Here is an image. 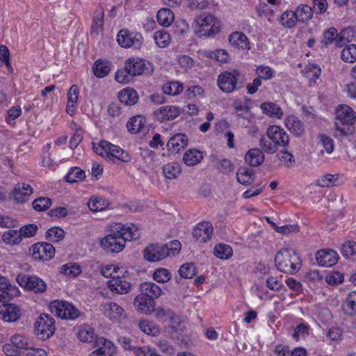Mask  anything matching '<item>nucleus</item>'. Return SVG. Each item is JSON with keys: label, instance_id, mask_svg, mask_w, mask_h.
I'll return each instance as SVG.
<instances>
[{"label": "nucleus", "instance_id": "obj_52", "mask_svg": "<svg viewBox=\"0 0 356 356\" xmlns=\"http://www.w3.org/2000/svg\"><path fill=\"white\" fill-rule=\"evenodd\" d=\"M206 56L211 59H214L220 62V63H227L229 58V54L224 49L207 51Z\"/></svg>", "mask_w": 356, "mask_h": 356}, {"label": "nucleus", "instance_id": "obj_29", "mask_svg": "<svg viewBox=\"0 0 356 356\" xmlns=\"http://www.w3.org/2000/svg\"><path fill=\"white\" fill-rule=\"evenodd\" d=\"M146 122L145 118L143 115H136L129 119L127 123L128 131L132 134H137L142 131Z\"/></svg>", "mask_w": 356, "mask_h": 356}, {"label": "nucleus", "instance_id": "obj_47", "mask_svg": "<svg viewBox=\"0 0 356 356\" xmlns=\"http://www.w3.org/2000/svg\"><path fill=\"white\" fill-rule=\"evenodd\" d=\"M163 172L167 179H172L180 174L181 168L177 163H168L163 168Z\"/></svg>", "mask_w": 356, "mask_h": 356}, {"label": "nucleus", "instance_id": "obj_28", "mask_svg": "<svg viewBox=\"0 0 356 356\" xmlns=\"http://www.w3.org/2000/svg\"><path fill=\"white\" fill-rule=\"evenodd\" d=\"M355 32L353 28L348 27L344 29L335 35V44L339 47L348 45V43L352 41Z\"/></svg>", "mask_w": 356, "mask_h": 356}, {"label": "nucleus", "instance_id": "obj_31", "mask_svg": "<svg viewBox=\"0 0 356 356\" xmlns=\"http://www.w3.org/2000/svg\"><path fill=\"white\" fill-rule=\"evenodd\" d=\"M118 97L120 102L125 105H134L138 99L136 91L129 88L120 92Z\"/></svg>", "mask_w": 356, "mask_h": 356}, {"label": "nucleus", "instance_id": "obj_12", "mask_svg": "<svg viewBox=\"0 0 356 356\" xmlns=\"http://www.w3.org/2000/svg\"><path fill=\"white\" fill-rule=\"evenodd\" d=\"M238 75L239 73L237 71L221 72L217 79L218 87L223 92L226 93H230L235 90H239L243 87V85L237 83Z\"/></svg>", "mask_w": 356, "mask_h": 356}, {"label": "nucleus", "instance_id": "obj_7", "mask_svg": "<svg viewBox=\"0 0 356 356\" xmlns=\"http://www.w3.org/2000/svg\"><path fill=\"white\" fill-rule=\"evenodd\" d=\"M93 150L97 154L107 159L115 157L122 162H128L131 159L130 155L127 152L106 140H102L97 145L93 144Z\"/></svg>", "mask_w": 356, "mask_h": 356}, {"label": "nucleus", "instance_id": "obj_36", "mask_svg": "<svg viewBox=\"0 0 356 356\" xmlns=\"http://www.w3.org/2000/svg\"><path fill=\"white\" fill-rule=\"evenodd\" d=\"M236 178L241 184H250L254 180L253 170L245 167L239 168L236 173Z\"/></svg>", "mask_w": 356, "mask_h": 356}, {"label": "nucleus", "instance_id": "obj_57", "mask_svg": "<svg viewBox=\"0 0 356 356\" xmlns=\"http://www.w3.org/2000/svg\"><path fill=\"white\" fill-rule=\"evenodd\" d=\"M153 277L155 281L164 283L170 279V273L167 269L159 268L155 270Z\"/></svg>", "mask_w": 356, "mask_h": 356}, {"label": "nucleus", "instance_id": "obj_56", "mask_svg": "<svg viewBox=\"0 0 356 356\" xmlns=\"http://www.w3.org/2000/svg\"><path fill=\"white\" fill-rule=\"evenodd\" d=\"M304 76L309 77L312 76L314 79H318L321 75V69L316 64H308L302 71Z\"/></svg>", "mask_w": 356, "mask_h": 356}, {"label": "nucleus", "instance_id": "obj_61", "mask_svg": "<svg viewBox=\"0 0 356 356\" xmlns=\"http://www.w3.org/2000/svg\"><path fill=\"white\" fill-rule=\"evenodd\" d=\"M120 270V268L115 267L113 265H107L103 267L101 270L102 275L105 277H111L113 280V277H118V271Z\"/></svg>", "mask_w": 356, "mask_h": 356}, {"label": "nucleus", "instance_id": "obj_14", "mask_svg": "<svg viewBox=\"0 0 356 356\" xmlns=\"http://www.w3.org/2000/svg\"><path fill=\"white\" fill-rule=\"evenodd\" d=\"M267 135L274 142L276 146L286 147L289 142V136L280 127L277 125L270 126L266 131Z\"/></svg>", "mask_w": 356, "mask_h": 356}, {"label": "nucleus", "instance_id": "obj_58", "mask_svg": "<svg viewBox=\"0 0 356 356\" xmlns=\"http://www.w3.org/2000/svg\"><path fill=\"white\" fill-rule=\"evenodd\" d=\"M275 231L284 234H289L291 233H297L300 231L299 225L298 224L294 225H286L279 227L277 225H274Z\"/></svg>", "mask_w": 356, "mask_h": 356}, {"label": "nucleus", "instance_id": "obj_22", "mask_svg": "<svg viewBox=\"0 0 356 356\" xmlns=\"http://www.w3.org/2000/svg\"><path fill=\"white\" fill-rule=\"evenodd\" d=\"M228 39L231 45L236 48L248 50L250 49L248 37L241 32L235 31L232 33Z\"/></svg>", "mask_w": 356, "mask_h": 356}, {"label": "nucleus", "instance_id": "obj_49", "mask_svg": "<svg viewBox=\"0 0 356 356\" xmlns=\"http://www.w3.org/2000/svg\"><path fill=\"white\" fill-rule=\"evenodd\" d=\"M81 273L80 266L76 263H68L63 265L60 268V273L65 275L76 277Z\"/></svg>", "mask_w": 356, "mask_h": 356}, {"label": "nucleus", "instance_id": "obj_16", "mask_svg": "<svg viewBox=\"0 0 356 356\" xmlns=\"http://www.w3.org/2000/svg\"><path fill=\"white\" fill-rule=\"evenodd\" d=\"M213 226L209 222H202L197 225L193 232L194 238L200 242L206 243L211 237Z\"/></svg>", "mask_w": 356, "mask_h": 356}, {"label": "nucleus", "instance_id": "obj_20", "mask_svg": "<svg viewBox=\"0 0 356 356\" xmlns=\"http://www.w3.org/2000/svg\"><path fill=\"white\" fill-rule=\"evenodd\" d=\"M157 119L161 122L172 120L180 115V110L174 106H163L160 107L156 112Z\"/></svg>", "mask_w": 356, "mask_h": 356}, {"label": "nucleus", "instance_id": "obj_27", "mask_svg": "<svg viewBox=\"0 0 356 356\" xmlns=\"http://www.w3.org/2000/svg\"><path fill=\"white\" fill-rule=\"evenodd\" d=\"M343 312L349 315H356V291L350 292L341 305Z\"/></svg>", "mask_w": 356, "mask_h": 356}, {"label": "nucleus", "instance_id": "obj_59", "mask_svg": "<svg viewBox=\"0 0 356 356\" xmlns=\"http://www.w3.org/2000/svg\"><path fill=\"white\" fill-rule=\"evenodd\" d=\"M256 74L260 80H268L273 76V71L269 67L259 66L257 68Z\"/></svg>", "mask_w": 356, "mask_h": 356}, {"label": "nucleus", "instance_id": "obj_17", "mask_svg": "<svg viewBox=\"0 0 356 356\" xmlns=\"http://www.w3.org/2000/svg\"><path fill=\"white\" fill-rule=\"evenodd\" d=\"M134 305L138 312L144 314H149L154 310L155 302L149 296L140 293L134 298Z\"/></svg>", "mask_w": 356, "mask_h": 356}, {"label": "nucleus", "instance_id": "obj_11", "mask_svg": "<svg viewBox=\"0 0 356 356\" xmlns=\"http://www.w3.org/2000/svg\"><path fill=\"white\" fill-rule=\"evenodd\" d=\"M118 44L123 48L134 47L140 49L143 42V38L140 33L131 32L127 29H121L117 35Z\"/></svg>", "mask_w": 356, "mask_h": 356}, {"label": "nucleus", "instance_id": "obj_18", "mask_svg": "<svg viewBox=\"0 0 356 356\" xmlns=\"http://www.w3.org/2000/svg\"><path fill=\"white\" fill-rule=\"evenodd\" d=\"M0 316L6 322H15L19 319L21 311L14 304H3L0 306Z\"/></svg>", "mask_w": 356, "mask_h": 356}, {"label": "nucleus", "instance_id": "obj_51", "mask_svg": "<svg viewBox=\"0 0 356 356\" xmlns=\"http://www.w3.org/2000/svg\"><path fill=\"white\" fill-rule=\"evenodd\" d=\"M196 268L193 263L183 264L179 270L181 277L186 279H191L196 275Z\"/></svg>", "mask_w": 356, "mask_h": 356}, {"label": "nucleus", "instance_id": "obj_39", "mask_svg": "<svg viewBox=\"0 0 356 356\" xmlns=\"http://www.w3.org/2000/svg\"><path fill=\"white\" fill-rule=\"evenodd\" d=\"M213 254L220 259H228L232 256L233 251L229 245L220 243L215 246Z\"/></svg>", "mask_w": 356, "mask_h": 356}, {"label": "nucleus", "instance_id": "obj_2", "mask_svg": "<svg viewBox=\"0 0 356 356\" xmlns=\"http://www.w3.org/2000/svg\"><path fill=\"white\" fill-rule=\"evenodd\" d=\"M356 113L346 104H339L335 108V138L346 145L355 131Z\"/></svg>", "mask_w": 356, "mask_h": 356}, {"label": "nucleus", "instance_id": "obj_34", "mask_svg": "<svg viewBox=\"0 0 356 356\" xmlns=\"http://www.w3.org/2000/svg\"><path fill=\"white\" fill-rule=\"evenodd\" d=\"M104 11L102 8H99L95 11L92 24L91 26V33L98 34L102 29L104 25Z\"/></svg>", "mask_w": 356, "mask_h": 356}, {"label": "nucleus", "instance_id": "obj_8", "mask_svg": "<svg viewBox=\"0 0 356 356\" xmlns=\"http://www.w3.org/2000/svg\"><path fill=\"white\" fill-rule=\"evenodd\" d=\"M16 282L22 288L35 293H44L47 288L46 283L35 275L20 273L16 277Z\"/></svg>", "mask_w": 356, "mask_h": 356}, {"label": "nucleus", "instance_id": "obj_1", "mask_svg": "<svg viewBox=\"0 0 356 356\" xmlns=\"http://www.w3.org/2000/svg\"><path fill=\"white\" fill-rule=\"evenodd\" d=\"M140 236L138 228L131 224L124 226L122 223H116L111 227L109 234L100 241L101 246L107 252L118 253L125 247L127 241L136 240Z\"/></svg>", "mask_w": 356, "mask_h": 356}, {"label": "nucleus", "instance_id": "obj_23", "mask_svg": "<svg viewBox=\"0 0 356 356\" xmlns=\"http://www.w3.org/2000/svg\"><path fill=\"white\" fill-rule=\"evenodd\" d=\"M33 193L31 186L26 184H18L15 186L13 195L17 202H24L27 200V197Z\"/></svg>", "mask_w": 356, "mask_h": 356}, {"label": "nucleus", "instance_id": "obj_33", "mask_svg": "<svg viewBox=\"0 0 356 356\" xmlns=\"http://www.w3.org/2000/svg\"><path fill=\"white\" fill-rule=\"evenodd\" d=\"M92 71L97 77H105L111 71L110 63L107 60H97L92 67Z\"/></svg>", "mask_w": 356, "mask_h": 356}, {"label": "nucleus", "instance_id": "obj_55", "mask_svg": "<svg viewBox=\"0 0 356 356\" xmlns=\"http://www.w3.org/2000/svg\"><path fill=\"white\" fill-rule=\"evenodd\" d=\"M341 254L347 259L356 254V243L353 241H348L341 247Z\"/></svg>", "mask_w": 356, "mask_h": 356}, {"label": "nucleus", "instance_id": "obj_10", "mask_svg": "<svg viewBox=\"0 0 356 356\" xmlns=\"http://www.w3.org/2000/svg\"><path fill=\"white\" fill-rule=\"evenodd\" d=\"M54 319L48 314H42L35 323V333L41 339L46 340L55 332Z\"/></svg>", "mask_w": 356, "mask_h": 356}, {"label": "nucleus", "instance_id": "obj_42", "mask_svg": "<svg viewBox=\"0 0 356 356\" xmlns=\"http://www.w3.org/2000/svg\"><path fill=\"white\" fill-rule=\"evenodd\" d=\"M259 146L260 149L267 154H274L277 150V147L267 134L260 138Z\"/></svg>", "mask_w": 356, "mask_h": 356}, {"label": "nucleus", "instance_id": "obj_13", "mask_svg": "<svg viewBox=\"0 0 356 356\" xmlns=\"http://www.w3.org/2000/svg\"><path fill=\"white\" fill-rule=\"evenodd\" d=\"M30 252L35 260L49 261L54 257V247L49 243L40 242L31 245Z\"/></svg>", "mask_w": 356, "mask_h": 356}, {"label": "nucleus", "instance_id": "obj_9", "mask_svg": "<svg viewBox=\"0 0 356 356\" xmlns=\"http://www.w3.org/2000/svg\"><path fill=\"white\" fill-rule=\"evenodd\" d=\"M52 314L64 319H75L79 316V311L72 304L63 300L51 301L49 306Z\"/></svg>", "mask_w": 356, "mask_h": 356}, {"label": "nucleus", "instance_id": "obj_44", "mask_svg": "<svg viewBox=\"0 0 356 356\" xmlns=\"http://www.w3.org/2000/svg\"><path fill=\"white\" fill-rule=\"evenodd\" d=\"M154 40L159 47L165 48L170 43L171 37L168 32L162 30L154 33Z\"/></svg>", "mask_w": 356, "mask_h": 356}, {"label": "nucleus", "instance_id": "obj_43", "mask_svg": "<svg viewBox=\"0 0 356 356\" xmlns=\"http://www.w3.org/2000/svg\"><path fill=\"white\" fill-rule=\"evenodd\" d=\"M2 240L8 245L18 244L22 241V236L19 231L10 229L2 235Z\"/></svg>", "mask_w": 356, "mask_h": 356}, {"label": "nucleus", "instance_id": "obj_38", "mask_svg": "<svg viewBox=\"0 0 356 356\" xmlns=\"http://www.w3.org/2000/svg\"><path fill=\"white\" fill-rule=\"evenodd\" d=\"M298 21L295 12L291 10L285 11L280 18V22L282 26L286 28H293Z\"/></svg>", "mask_w": 356, "mask_h": 356}, {"label": "nucleus", "instance_id": "obj_3", "mask_svg": "<svg viewBox=\"0 0 356 356\" xmlns=\"http://www.w3.org/2000/svg\"><path fill=\"white\" fill-rule=\"evenodd\" d=\"M152 71V65L149 62L138 57L129 58L124 63V70L115 73V79L118 83H127L132 76L149 74Z\"/></svg>", "mask_w": 356, "mask_h": 356}, {"label": "nucleus", "instance_id": "obj_32", "mask_svg": "<svg viewBox=\"0 0 356 356\" xmlns=\"http://www.w3.org/2000/svg\"><path fill=\"white\" fill-rule=\"evenodd\" d=\"M202 159V153L200 151L191 149L185 152L183 161L188 166H193L199 163Z\"/></svg>", "mask_w": 356, "mask_h": 356}, {"label": "nucleus", "instance_id": "obj_35", "mask_svg": "<svg viewBox=\"0 0 356 356\" xmlns=\"http://www.w3.org/2000/svg\"><path fill=\"white\" fill-rule=\"evenodd\" d=\"M340 56L343 61L353 63L356 61V44L345 45L341 50Z\"/></svg>", "mask_w": 356, "mask_h": 356}, {"label": "nucleus", "instance_id": "obj_19", "mask_svg": "<svg viewBox=\"0 0 356 356\" xmlns=\"http://www.w3.org/2000/svg\"><path fill=\"white\" fill-rule=\"evenodd\" d=\"M188 142V138L186 134H177L170 138L167 143V147L169 150L178 153L187 146Z\"/></svg>", "mask_w": 356, "mask_h": 356}, {"label": "nucleus", "instance_id": "obj_46", "mask_svg": "<svg viewBox=\"0 0 356 356\" xmlns=\"http://www.w3.org/2000/svg\"><path fill=\"white\" fill-rule=\"evenodd\" d=\"M86 177L85 171L78 167L72 168L65 177L66 181L74 183L82 181Z\"/></svg>", "mask_w": 356, "mask_h": 356}, {"label": "nucleus", "instance_id": "obj_54", "mask_svg": "<svg viewBox=\"0 0 356 356\" xmlns=\"http://www.w3.org/2000/svg\"><path fill=\"white\" fill-rule=\"evenodd\" d=\"M51 204V199L45 197H40L33 202V207L38 211H46Z\"/></svg>", "mask_w": 356, "mask_h": 356}, {"label": "nucleus", "instance_id": "obj_37", "mask_svg": "<svg viewBox=\"0 0 356 356\" xmlns=\"http://www.w3.org/2000/svg\"><path fill=\"white\" fill-rule=\"evenodd\" d=\"M156 17L159 24L168 26L174 20V14L169 8H161L158 11Z\"/></svg>", "mask_w": 356, "mask_h": 356}, {"label": "nucleus", "instance_id": "obj_60", "mask_svg": "<svg viewBox=\"0 0 356 356\" xmlns=\"http://www.w3.org/2000/svg\"><path fill=\"white\" fill-rule=\"evenodd\" d=\"M38 229V228L36 225L29 224L22 227L19 231L22 236L29 238L35 235Z\"/></svg>", "mask_w": 356, "mask_h": 356}, {"label": "nucleus", "instance_id": "obj_25", "mask_svg": "<svg viewBox=\"0 0 356 356\" xmlns=\"http://www.w3.org/2000/svg\"><path fill=\"white\" fill-rule=\"evenodd\" d=\"M264 152L259 148H252L247 152L245 156V161L251 166L261 165L264 161Z\"/></svg>", "mask_w": 356, "mask_h": 356}, {"label": "nucleus", "instance_id": "obj_48", "mask_svg": "<svg viewBox=\"0 0 356 356\" xmlns=\"http://www.w3.org/2000/svg\"><path fill=\"white\" fill-rule=\"evenodd\" d=\"M65 232L63 229L54 227L47 230L45 234L46 238L51 242H58L64 238Z\"/></svg>", "mask_w": 356, "mask_h": 356}, {"label": "nucleus", "instance_id": "obj_64", "mask_svg": "<svg viewBox=\"0 0 356 356\" xmlns=\"http://www.w3.org/2000/svg\"><path fill=\"white\" fill-rule=\"evenodd\" d=\"M266 285L268 289L273 291H280L284 287L281 280L273 276L266 280Z\"/></svg>", "mask_w": 356, "mask_h": 356}, {"label": "nucleus", "instance_id": "obj_62", "mask_svg": "<svg viewBox=\"0 0 356 356\" xmlns=\"http://www.w3.org/2000/svg\"><path fill=\"white\" fill-rule=\"evenodd\" d=\"M334 42V27H331L326 30L321 40V47H327L329 44H332Z\"/></svg>", "mask_w": 356, "mask_h": 356}, {"label": "nucleus", "instance_id": "obj_24", "mask_svg": "<svg viewBox=\"0 0 356 356\" xmlns=\"http://www.w3.org/2000/svg\"><path fill=\"white\" fill-rule=\"evenodd\" d=\"M316 259L318 265L325 267H332L334 265V250L332 249H321L317 251Z\"/></svg>", "mask_w": 356, "mask_h": 356}, {"label": "nucleus", "instance_id": "obj_6", "mask_svg": "<svg viewBox=\"0 0 356 356\" xmlns=\"http://www.w3.org/2000/svg\"><path fill=\"white\" fill-rule=\"evenodd\" d=\"M199 37H214L220 31V22L213 15H202L195 19Z\"/></svg>", "mask_w": 356, "mask_h": 356}, {"label": "nucleus", "instance_id": "obj_40", "mask_svg": "<svg viewBox=\"0 0 356 356\" xmlns=\"http://www.w3.org/2000/svg\"><path fill=\"white\" fill-rule=\"evenodd\" d=\"M183 89L182 84L179 81L168 82L162 87L163 93L171 96H176L180 94Z\"/></svg>", "mask_w": 356, "mask_h": 356}, {"label": "nucleus", "instance_id": "obj_26", "mask_svg": "<svg viewBox=\"0 0 356 356\" xmlns=\"http://www.w3.org/2000/svg\"><path fill=\"white\" fill-rule=\"evenodd\" d=\"M140 291L142 295L149 296L154 299L158 298L162 293L161 289L155 283L150 282H145L140 285Z\"/></svg>", "mask_w": 356, "mask_h": 356}, {"label": "nucleus", "instance_id": "obj_45", "mask_svg": "<svg viewBox=\"0 0 356 356\" xmlns=\"http://www.w3.org/2000/svg\"><path fill=\"white\" fill-rule=\"evenodd\" d=\"M298 19L300 22H305L309 21L313 15V10L307 5L299 6L295 11Z\"/></svg>", "mask_w": 356, "mask_h": 356}, {"label": "nucleus", "instance_id": "obj_50", "mask_svg": "<svg viewBox=\"0 0 356 356\" xmlns=\"http://www.w3.org/2000/svg\"><path fill=\"white\" fill-rule=\"evenodd\" d=\"M11 342L14 346L19 350H29L32 349V346L28 341V339L22 335H14L11 337Z\"/></svg>", "mask_w": 356, "mask_h": 356}, {"label": "nucleus", "instance_id": "obj_5", "mask_svg": "<svg viewBox=\"0 0 356 356\" xmlns=\"http://www.w3.org/2000/svg\"><path fill=\"white\" fill-rule=\"evenodd\" d=\"M181 243L173 240L166 244H150L143 252L144 258L151 262L159 261L168 257H172L181 250Z\"/></svg>", "mask_w": 356, "mask_h": 356}, {"label": "nucleus", "instance_id": "obj_15", "mask_svg": "<svg viewBox=\"0 0 356 356\" xmlns=\"http://www.w3.org/2000/svg\"><path fill=\"white\" fill-rule=\"evenodd\" d=\"M285 126L296 137L300 138L306 133L305 125L297 116L291 115L285 119Z\"/></svg>", "mask_w": 356, "mask_h": 356}, {"label": "nucleus", "instance_id": "obj_30", "mask_svg": "<svg viewBox=\"0 0 356 356\" xmlns=\"http://www.w3.org/2000/svg\"><path fill=\"white\" fill-rule=\"evenodd\" d=\"M262 112L270 118L281 119L283 116L282 108L273 102H264L261 104Z\"/></svg>", "mask_w": 356, "mask_h": 356}, {"label": "nucleus", "instance_id": "obj_53", "mask_svg": "<svg viewBox=\"0 0 356 356\" xmlns=\"http://www.w3.org/2000/svg\"><path fill=\"white\" fill-rule=\"evenodd\" d=\"M88 208L92 211H100L108 207V202L101 197L91 199L88 203Z\"/></svg>", "mask_w": 356, "mask_h": 356}, {"label": "nucleus", "instance_id": "obj_21", "mask_svg": "<svg viewBox=\"0 0 356 356\" xmlns=\"http://www.w3.org/2000/svg\"><path fill=\"white\" fill-rule=\"evenodd\" d=\"M107 285L111 291L119 294H126L131 289V284L120 278V275L118 277H113V280H108Z\"/></svg>", "mask_w": 356, "mask_h": 356}, {"label": "nucleus", "instance_id": "obj_63", "mask_svg": "<svg viewBox=\"0 0 356 356\" xmlns=\"http://www.w3.org/2000/svg\"><path fill=\"white\" fill-rule=\"evenodd\" d=\"M280 160L286 168L292 167L295 163L293 155L288 151H282L280 152Z\"/></svg>", "mask_w": 356, "mask_h": 356}, {"label": "nucleus", "instance_id": "obj_4", "mask_svg": "<svg viewBox=\"0 0 356 356\" xmlns=\"http://www.w3.org/2000/svg\"><path fill=\"white\" fill-rule=\"evenodd\" d=\"M274 261L277 270L289 275L296 274L302 266L298 253L291 248L280 250L275 256Z\"/></svg>", "mask_w": 356, "mask_h": 356}, {"label": "nucleus", "instance_id": "obj_41", "mask_svg": "<svg viewBox=\"0 0 356 356\" xmlns=\"http://www.w3.org/2000/svg\"><path fill=\"white\" fill-rule=\"evenodd\" d=\"M138 326L143 332L149 335L157 336L160 333L159 327L153 322H150L147 320H142L140 321Z\"/></svg>", "mask_w": 356, "mask_h": 356}]
</instances>
